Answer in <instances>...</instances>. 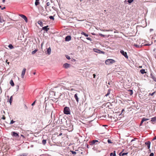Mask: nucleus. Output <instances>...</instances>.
Wrapping results in <instances>:
<instances>
[{"label": "nucleus", "instance_id": "obj_49", "mask_svg": "<svg viewBox=\"0 0 156 156\" xmlns=\"http://www.w3.org/2000/svg\"><path fill=\"white\" fill-rule=\"evenodd\" d=\"M24 48H22L21 49V50L22 51H25V50H24Z\"/></svg>", "mask_w": 156, "mask_h": 156}, {"label": "nucleus", "instance_id": "obj_51", "mask_svg": "<svg viewBox=\"0 0 156 156\" xmlns=\"http://www.w3.org/2000/svg\"><path fill=\"white\" fill-rule=\"evenodd\" d=\"M6 63H7V64L9 65V62H8V60H6Z\"/></svg>", "mask_w": 156, "mask_h": 156}, {"label": "nucleus", "instance_id": "obj_24", "mask_svg": "<svg viewBox=\"0 0 156 156\" xmlns=\"http://www.w3.org/2000/svg\"><path fill=\"white\" fill-rule=\"evenodd\" d=\"M8 47L9 48L11 49H12L13 48V46L11 44H10L8 46Z\"/></svg>", "mask_w": 156, "mask_h": 156}, {"label": "nucleus", "instance_id": "obj_43", "mask_svg": "<svg viewBox=\"0 0 156 156\" xmlns=\"http://www.w3.org/2000/svg\"><path fill=\"white\" fill-rule=\"evenodd\" d=\"M151 44H144V45L145 46H149V45H151Z\"/></svg>", "mask_w": 156, "mask_h": 156}, {"label": "nucleus", "instance_id": "obj_19", "mask_svg": "<svg viewBox=\"0 0 156 156\" xmlns=\"http://www.w3.org/2000/svg\"><path fill=\"white\" fill-rule=\"evenodd\" d=\"M114 153H111L110 154V156H115L116 154H115V151H114L113 152Z\"/></svg>", "mask_w": 156, "mask_h": 156}, {"label": "nucleus", "instance_id": "obj_56", "mask_svg": "<svg viewBox=\"0 0 156 156\" xmlns=\"http://www.w3.org/2000/svg\"><path fill=\"white\" fill-rule=\"evenodd\" d=\"M21 136H22V137H24V136L23 135H21Z\"/></svg>", "mask_w": 156, "mask_h": 156}, {"label": "nucleus", "instance_id": "obj_18", "mask_svg": "<svg viewBox=\"0 0 156 156\" xmlns=\"http://www.w3.org/2000/svg\"><path fill=\"white\" fill-rule=\"evenodd\" d=\"M140 73L142 74H144V73H146V72L145 71V70L144 69H142L140 71Z\"/></svg>", "mask_w": 156, "mask_h": 156}, {"label": "nucleus", "instance_id": "obj_10", "mask_svg": "<svg viewBox=\"0 0 156 156\" xmlns=\"http://www.w3.org/2000/svg\"><path fill=\"white\" fill-rule=\"evenodd\" d=\"M63 67L67 69L70 67V65L67 63H66L63 65Z\"/></svg>", "mask_w": 156, "mask_h": 156}, {"label": "nucleus", "instance_id": "obj_7", "mask_svg": "<svg viewBox=\"0 0 156 156\" xmlns=\"http://www.w3.org/2000/svg\"><path fill=\"white\" fill-rule=\"evenodd\" d=\"M149 119H146L145 118H142L140 124V126H141L142 125L143 122L144 121H146L147 120H148Z\"/></svg>", "mask_w": 156, "mask_h": 156}, {"label": "nucleus", "instance_id": "obj_4", "mask_svg": "<svg viewBox=\"0 0 156 156\" xmlns=\"http://www.w3.org/2000/svg\"><path fill=\"white\" fill-rule=\"evenodd\" d=\"M93 50L94 52L100 54H104L105 52L104 51H102L99 50L96 48H94Z\"/></svg>", "mask_w": 156, "mask_h": 156}, {"label": "nucleus", "instance_id": "obj_52", "mask_svg": "<svg viewBox=\"0 0 156 156\" xmlns=\"http://www.w3.org/2000/svg\"><path fill=\"white\" fill-rule=\"evenodd\" d=\"M93 76L94 78H95V76H96V75H95V74H93Z\"/></svg>", "mask_w": 156, "mask_h": 156}, {"label": "nucleus", "instance_id": "obj_23", "mask_svg": "<svg viewBox=\"0 0 156 156\" xmlns=\"http://www.w3.org/2000/svg\"><path fill=\"white\" fill-rule=\"evenodd\" d=\"M4 21L3 18H2L1 16H0V23H2Z\"/></svg>", "mask_w": 156, "mask_h": 156}, {"label": "nucleus", "instance_id": "obj_14", "mask_svg": "<svg viewBox=\"0 0 156 156\" xmlns=\"http://www.w3.org/2000/svg\"><path fill=\"white\" fill-rule=\"evenodd\" d=\"M28 153H24L20 154L19 155H18L17 156H27L28 155Z\"/></svg>", "mask_w": 156, "mask_h": 156}, {"label": "nucleus", "instance_id": "obj_45", "mask_svg": "<svg viewBox=\"0 0 156 156\" xmlns=\"http://www.w3.org/2000/svg\"><path fill=\"white\" fill-rule=\"evenodd\" d=\"M156 140V136L153 138L152 139V140Z\"/></svg>", "mask_w": 156, "mask_h": 156}, {"label": "nucleus", "instance_id": "obj_34", "mask_svg": "<svg viewBox=\"0 0 156 156\" xmlns=\"http://www.w3.org/2000/svg\"><path fill=\"white\" fill-rule=\"evenodd\" d=\"M133 0H128V2L129 3H131L133 1Z\"/></svg>", "mask_w": 156, "mask_h": 156}, {"label": "nucleus", "instance_id": "obj_53", "mask_svg": "<svg viewBox=\"0 0 156 156\" xmlns=\"http://www.w3.org/2000/svg\"><path fill=\"white\" fill-rule=\"evenodd\" d=\"M124 109H123L122 111V113L123 112H124Z\"/></svg>", "mask_w": 156, "mask_h": 156}, {"label": "nucleus", "instance_id": "obj_31", "mask_svg": "<svg viewBox=\"0 0 156 156\" xmlns=\"http://www.w3.org/2000/svg\"><path fill=\"white\" fill-rule=\"evenodd\" d=\"M50 19L52 20H54V18L52 16H50L49 17Z\"/></svg>", "mask_w": 156, "mask_h": 156}, {"label": "nucleus", "instance_id": "obj_47", "mask_svg": "<svg viewBox=\"0 0 156 156\" xmlns=\"http://www.w3.org/2000/svg\"><path fill=\"white\" fill-rule=\"evenodd\" d=\"M134 46L138 48L139 47V45L137 44H135Z\"/></svg>", "mask_w": 156, "mask_h": 156}, {"label": "nucleus", "instance_id": "obj_28", "mask_svg": "<svg viewBox=\"0 0 156 156\" xmlns=\"http://www.w3.org/2000/svg\"><path fill=\"white\" fill-rule=\"evenodd\" d=\"M42 143L43 144L45 145L46 143V140H43L42 141Z\"/></svg>", "mask_w": 156, "mask_h": 156}, {"label": "nucleus", "instance_id": "obj_26", "mask_svg": "<svg viewBox=\"0 0 156 156\" xmlns=\"http://www.w3.org/2000/svg\"><path fill=\"white\" fill-rule=\"evenodd\" d=\"M37 51V50L36 49H35V50L32 51L31 53L32 54H34Z\"/></svg>", "mask_w": 156, "mask_h": 156}, {"label": "nucleus", "instance_id": "obj_61", "mask_svg": "<svg viewBox=\"0 0 156 156\" xmlns=\"http://www.w3.org/2000/svg\"><path fill=\"white\" fill-rule=\"evenodd\" d=\"M46 15V14H44V16H45V15Z\"/></svg>", "mask_w": 156, "mask_h": 156}, {"label": "nucleus", "instance_id": "obj_35", "mask_svg": "<svg viewBox=\"0 0 156 156\" xmlns=\"http://www.w3.org/2000/svg\"><path fill=\"white\" fill-rule=\"evenodd\" d=\"M15 121H13V120H12L10 122V124H12L15 122Z\"/></svg>", "mask_w": 156, "mask_h": 156}, {"label": "nucleus", "instance_id": "obj_41", "mask_svg": "<svg viewBox=\"0 0 156 156\" xmlns=\"http://www.w3.org/2000/svg\"><path fill=\"white\" fill-rule=\"evenodd\" d=\"M36 101V100L34 101V102L33 103H32V106L34 105H35Z\"/></svg>", "mask_w": 156, "mask_h": 156}, {"label": "nucleus", "instance_id": "obj_60", "mask_svg": "<svg viewBox=\"0 0 156 156\" xmlns=\"http://www.w3.org/2000/svg\"><path fill=\"white\" fill-rule=\"evenodd\" d=\"M149 151H150V152L151 151V150L149 149Z\"/></svg>", "mask_w": 156, "mask_h": 156}, {"label": "nucleus", "instance_id": "obj_59", "mask_svg": "<svg viewBox=\"0 0 156 156\" xmlns=\"http://www.w3.org/2000/svg\"><path fill=\"white\" fill-rule=\"evenodd\" d=\"M35 73H36L35 72H34L33 73L34 74V75H35Z\"/></svg>", "mask_w": 156, "mask_h": 156}, {"label": "nucleus", "instance_id": "obj_21", "mask_svg": "<svg viewBox=\"0 0 156 156\" xmlns=\"http://www.w3.org/2000/svg\"><path fill=\"white\" fill-rule=\"evenodd\" d=\"M156 121V117H154L151 119V121L154 122Z\"/></svg>", "mask_w": 156, "mask_h": 156}, {"label": "nucleus", "instance_id": "obj_22", "mask_svg": "<svg viewBox=\"0 0 156 156\" xmlns=\"http://www.w3.org/2000/svg\"><path fill=\"white\" fill-rule=\"evenodd\" d=\"M81 34L82 35H84L85 37H88V35L87 34H85V33H84L83 32H81Z\"/></svg>", "mask_w": 156, "mask_h": 156}, {"label": "nucleus", "instance_id": "obj_25", "mask_svg": "<svg viewBox=\"0 0 156 156\" xmlns=\"http://www.w3.org/2000/svg\"><path fill=\"white\" fill-rule=\"evenodd\" d=\"M47 6H45V8L46 9V7L47 6H49L50 5H51V3L50 2H48L47 4Z\"/></svg>", "mask_w": 156, "mask_h": 156}, {"label": "nucleus", "instance_id": "obj_30", "mask_svg": "<svg viewBox=\"0 0 156 156\" xmlns=\"http://www.w3.org/2000/svg\"><path fill=\"white\" fill-rule=\"evenodd\" d=\"M12 96H11L10 98V99H9V102L10 103V104H11L12 102Z\"/></svg>", "mask_w": 156, "mask_h": 156}, {"label": "nucleus", "instance_id": "obj_46", "mask_svg": "<svg viewBox=\"0 0 156 156\" xmlns=\"http://www.w3.org/2000/svg\"><path fill=\"white\" fill-rule=\"evenodd\" d=\"M136 139V138H134V139H133L132 140H131V142H132V141H134V140H135Z\"/></svg>", "mask_w": 156, "mask_h": 156}, {"label": "nucleus", "instance_id": "obj_3", "mask_svg": "<svg viewBox=\"0 0 156 156\" xmlns=\"http://www.w3.org/2000/svg\"><path fill=\"white\" fill-rule=\"evenodd\" d=\"M120 53L123 55L126 58H128V56L127 55V53L126 52H124L123 50H121L120 51Z\"/></svg>", "mask_w": 156, "mask_h": 156}, {"label": "nucleus", "instance_id": "obj_15", "mask_svg": "<svg viewBox=\"0 0 156 156\" xmlns=\"http://www.w3.org/2000/svg\"><path fill=\"white\" fill-rule=\"evenodd\" d=\"M10 83L11 84V85L12 87L14 86V83L12 80H10Z\"/></svg>", "mask_w": 156, "mask_h": 156}, {"label": "nucleus", "instance_id": "obj_38", "mask_svg": "<svg viewBox=\"0 0 156 156\" xmlns=\"http://www.w3.org/2000/svg\"><path fill=\"white\" fill-rule=\"evenodd\" d=\"M87 39L90 41H92V39L90 37H87Z\"/></svg>", "mask_w": 156, "mask_h": 156}, {"label": "nucleus", "instance_id": "obj_58", "mask_svg": "<svg viewBox=\"0 0 156 156\" xmlns=\"http://www.w3.org/2000/svg\"><path fill=\"white\" fill-rule=\"evenodd\" d=\"M139 68H141L142 67V66H140L139 67Z\"/></svg>", "mask_w": 156, "mask_h": 156}, {"label": "nucleus", "instance_id": "obj_16", "mask_svg": "<svg viewBox=\"0 0 156 156\" xmlns=\"http://www.w3.org/2000/svg\"><path fill=\"white\" fill-rule=\"evenodd\" d=\"M111 89H109L108 91L107 94L105 95V96L107 97L108 96L110 93Z\"/></svg>", "mask_w": 156, "mask_h": 156}, {"label": "nucleus", "instance_id": "obj_32", "mask_svg": "<svg viewBox=\"0 0 156 156\" xmlns=\"http://www.w3.org/2000/svg\"><path fill=\"white\" fill-rule=\"evenodd\" d=\"M152 78L156 82V78L155 76H152Z\"/></svg>", "mask_w": 156, "mask_h": 156}, {"label": "nucleus", "instance_id": "obj_11", "mask_svg": "<svg viewBox=\"0 0 156 156\" xmlns=\"http://www.w3.org/2000/svg\"><path fill=\"white\" fill-rule=\"evenodd\" d=\"M48 26H46L44 27H42V30H44L46 31L47 32L48 30L49 29V28H48Z\"/></svg>", "mask_w": 156, "mask_h": 156}, {"label": "nucleus", "instance_id": "obj_36", "mask_svg": "<svg viewBox=\"0 0 156 156\" xmlns=\"http://www.w3.org/2000/svg\"><path fill=\"white\" fill-rule=\"evenodd\" d=\"M66 58L69 60L70 59V57L68 55H66Z\"/></svg>", "mask_w": 156, "mask_h": 156}, {"label": "nucleus", "instance_id": "obj_12", "mask_svg": "<svg viewBox=\"0 0 156 156\" xmlns=\"http://www.w3.org/2000/svg\"><path fill=\"white\" fill-rule=\"evenodd\" d=\"M71 38L70 36H68L65 38V41H69L71 40Z\"/></svg>", "mask_w": 156, "mask_h": 156}, {"label": "nucleus", "instance_id": "obj_40", "mask_svg": "<svg viewBox=\"0 0 156 156\" xmlns=\"http://www.w3.org/2000/svg\"><path fill=\"white\" fill-rule=\"evenodd\" d=\"M2 119L4 120L5 119V117L4 115H3V117L2 118Z\"/></svg>", "mask_w": 156, "mask_h": 156}, {"label": "nucleus", "instance_id": "obj_37", "mask_svg": "<svg viewBox=\"0 0 156 156\" xmlns=\"http://www.w3.org/2000/svg\"><path fill=\"white\" fill-rule=\"evenodd\" d=\"M129 91L130 92V95H132L133 94V91L132 90H129Z\"/></svg>", "mask_w": 156, "mask_h": 156}, {"label": "nucleus", "instance_id": "obj_62", "mask_svg": "<svg viewBox=\"0 0 156 156\" xmlns=\"http://www.w3.org/2000/svg\"><path fill=\"white\" fill-rule=\"evenodd\" d=\"M1 6H0V8H1Z\"/></svg>", "mask_w": 156, "mask_h": 156}, {"label": "nucleus", "instance_id": "obj_6", "mask_svg": "<svg viewBox=\"0 0 156 156\" xmlns=\"http://www.w3.org/2000/svg\"><path fill=\"white\" fill-rule=\"evenodd\" d=\"M26 69L25 68H23L21 75V76L22 78H23L24 76L25 75V72H26Z\"/></svg>", "mask_w": 156, "mask_h": 156}, {"label": "nucleus", "instance_id": "obj_57", "mask_svg": "<svg viewBox=\"0 0 156 156\" xmlns=\"http://www.w3.org/2000/svg\"><path fill=\"white\" fill-rule=\"evenodd\" d=\"M153 30V29H150V31H151Z\"/></svg>", "mask_w": 156, "mask_h": 156}, {"label": "nucleus", "instance_id": "obj_54", "mask_svg": "<svg viewBox=\"0 0 156 156\" xmlns=\"http://www.w3.org/2000/svg\"><path fill=\"white\" fill-rule=\"evenodd\" d=\"M62 135V133H60L59 135V136H61Z\"/></svg>", "mask_w": 156, "mask_h": 156}, {"label": "nucleus", "instance_id": "obj_27", "mask_svg": "<svg viewBox=\"0 0 156 156\" xmlns=\"http://www.w3.org/2000/svg\"><path fill=\"white\" fill-rule=\"evenodd\" d=\"M98 142V140H94L92 141V143L93 144H94L95 143Z\"/></svg>", "mask_w": 156, "mask_h": 156}, {"label": "nucleus", "instance_id": "obj_1", "mask_svg": "<svg viewBox=\"0 0 156 156\" xmlns=\"http://www.w3.org/2000/svg\"><path fill=\"white\" fill-rule=\"evenodd\" d=\"M115 61L112 59H108L106 60L105 62V63L106 65H109L113 63H115Z\"/></svg>", "mask_w": 156, "mask_h": 156}, {"label": "nucleus", "instance_id": "obj_33", "mask_svg": "<svg viewBox=\"0 0 156 156\" xmlns=\"http://www.w3.org/2000/svg\"><path fill=\"white\" fill-rule=\"evenodd\" d=\"M107 141H108V143H109V144H111L112 143L111 140L109 139H108L107 140Z\"/></svg>", "mask_w": 156, "mask_h": 156}, {"label": "nucleus", "instance_id": "obj_13", "mask_svg": "<svg viewBox=\"0 0 156 156\" xmlns=\"http://www.w3.org/2000/svg\"><path fill=\"white\" fill-rule=\"evenodd\" d=\"M51 49L50 47H49V48H48L47 50V53L48 55H50L51 54Z\"/></svg>", "mask_w": 156, "mask_h": 156}, {"label": "nucleus", "instance_id": "obj_42", "mask_svg": "<svg viewBox=\"0 0 156 156\" xmlns=\"http://www.w3.org/2000/svg\"><path fill=\"white\" fill-rule=\"evenodd\" d=\"M155 93V92H154L152 93V94H149L150 95H151V96H152Z\"/></svg>", "mask_w": 156, "mask_h": 156}, {"label": "nucleus", "instance_id": "obj_5", "mask_svg": "<svg viewBox=\"0 0 156 156\" xmlns=\"http://www.w3.org/2000/svg\"><path fill=\"white\" fill-rule=\"evenodd\" d=\"M19 16L23 19L26 23H27L28 22L26 16L24 15L23 14H19Z\"/></svg>", "mask_w": 156, "mask_h": 156}, {"label": "nucleus", "instance_id": "obj_20", "mask_svg": "<svg viewBox=\"0 0 156 156\" xmlns=\"http://www.w3.org/2000/svg\"><path fill=\"white\" fill-rule=\"evenodd\" d=\"M74 97L75 98L76 101L78 102V98L77 97V94H76L74 95Z\"/></svg>", "mask_w": 156, "mask_h": 156}, {"label": "nucleus", "instance_id": "obj_9", "mask_svg": "<svg viewBox=\"0 0 156 156\" xmlns=\"http://www.w3.org/2000/svg\"><path fill=\"white\" fill-rule=\"evenodd\" d=\"M12 135L13 136H14L17 137H19V135L16 132H12Z\"/></svg>", "mask_w": 156, "mask_h": 156}, {"label": "nucleus", "instance_id": "obj_8", "mask_svg": "<svg viewBox=\"0 0 156 156\" xmlns=\"http://www.w3.org/2000/svg\"><path fill=\"white\" fill-rule=\"evenodd\" d=\"M145 144L147 146V148L149 149L150 147L151 142L149 141L146 142L145 143Z\"/></svg>", "mask_w": 156, "mask_h": 156}, {"label": "nucleus", "instance_id": "obj_44", "mask_svg": "<svg viewBox=\"0 0 156 156\" xmlns=\"http://www.w3.org/2000/svg\"><path fill=\"white\" fill-rule=\"evenodd\" d=\"M127 153H122V155H126L127 154Z\"/></svg>", "mask_w": 156, "mask_h": 156}, {"label": "nucleus", "instance_id": "obj_17", "mask_svg": "<svg viewBox=\"0 0 156 156\" xmlns=\"http://www.w3.org/2000/svg\"><path fill=\"white\" fill-rule=\"evenodd\" d=\"M39 0H36L35 3V5L37 6L40 3L39 2Z\"/></svg>", "mask_w": 156, "mask_h": 156}, {"label": "nucleus", "instance_id": "obj_50", "mask_svg": "<svg viewBox=\"0 0 156 156\" xmlns=\"http://www.w3.org/2000/svg\"><path fill=\"white\" fill-rule=\"evenodd\" d=\"M5 7H3V8H1V9L2 10H3L4 9H5Z\"/></svg>", "mask_w": 156, "mask_h": 156}, {"label": "nucleus", "instance_id": "obj_2", "mask_svg": "<svg viewBox=\"0 0 156 156\" xmlns=\"http://www.w3.org/2000/svg\"><path fill=\"white\" fill-rule=\"evenodd\" d=\"M70 109L69 107H66L64 109V113L66 115H69L70 114Z\"/></svg>", "mask_w": 156, "mask_h": 156}, {"label": "nucleus", "instance_id": "obj_55", "mask_svg": "<svg viewBox=\"0 0 156 156\" xmlns=\"http://www.w3.org/2000/svg\"><path fill=\"white\" fill-rule=\"evenodd\" d=\"M5 2V0H2V2L4 3Z\"/></svg>", "mask_w": 156, "mask_h": 156}, {"label": "nucleus", "instance_id": "obj_48", "mask_svg": "<svg viewBox=\"0 0 156 156\" xmlns=\"http://www.w3.org/2000/svg\"><path fill=\"white\" fill-rule=\"evenodd\" d=\"M100 36H102V37H104L105 36V35L103 34H99Z\"/></svg>", "mask_w": 156, "mask_h": 156}, {"label": "nucleus", "instance_id": "obj_29", "mask_svg": "<svg viewBox=\"0 0 156 156\" xmlns=\"http://www.w3.org/2000/svg\"><path fill=\"white\" fill-rule=\"evenodd\" d=\"M38 24H40L41 26H43V23L41 21H39L38 22Z\"/></svg>", "mask_w": 156, "mask_h": 156}, {"label": "nucleus", "instance_id": "obj_39", "mask_svg": "<svg viewBox=\"0 0 156 156\" xmlns=\"http://www.w3.org/2000/svg\"><path fill=\"white\" fill-rule=\"evenodd\" d=\"M154 153H151L150 154L149 156H154Z\"/></svg>", "mask_w": 156, "mask_h": 156}]
</instances>
